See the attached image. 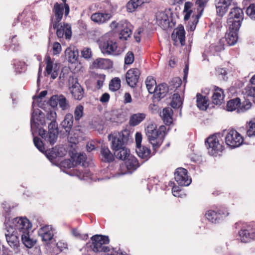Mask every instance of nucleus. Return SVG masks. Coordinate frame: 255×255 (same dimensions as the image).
I'll return each instance as SVG.
<instances>
[{"label":"nucleus","instance_id":"obj_27","mask_svg":"<svg viewBox=\"0 0 255 255\" xmlns=\"http://www.w3.org/2000/svg\"><path fill=\"white\" fill-rule=\"evenodd\" d=\"M113 62L111 60L105 58H97L93 63L94 68L104 69H111L113 67Z\"/></svg>","mask_w":255,"mask_h":255},{"label":"nucleus","instance_id":"obj_52","mask_svg":"<svg viewBox=\"0 0 255 255\" xmlns=\"http://www.w3.org/2000/svg\"><path fill=\"white\" fill-rule=\"evenodd\" d=\"M74 114L75 121H79L84 115V107L81 105L77 106L75 109Z\"/></svg>","mask_w":255,"mask_h":255},{"label":"nucleus","instance_id":"obj_41","mask_svg":"<svg viewBox=\"0 0 255 255\" xmlns=\"http://www.w3.org/2000/svg\"><path fill=\"white\" fill-rule=\"evenodd\" d=\"M215 4L216 8V12L218 15L223 16L227 12L229 5L221 3L215 0Z\"/></svg>","mask_w":255,"mask_h":255},{"label":"nucleus","instance_id":"obj_63","mask_svg":"<svg viewBox=\"0 0 255 255\" xmlns=\"http://www.w3.org/2000/svg\"><path fill=\"white\" fill-rule=\"evenodd\" d=\"M246 92L248 96L255 97V86H247L246 88Z\"/></svg>","mask_w":255,"mask_h":255},{"label":"nucleus","instance_id":"obj_4","mask_svg":"<svg viewBox=\"0 0 255 255\" xmlns=\"http://www.w3.org/2000/svg\"><path fill=\"white\" fill-rule=\"evenodd\" d=\"M129 133L128 130L121 132H114L108 135V139L111 142V148L116 152L118 149L124 147L128 140Z\"/></svg>","mask_w":255,"mask_h":255},{"label":"nucleus","instance_id":"obj_32","mask_svg":"<svg viewBox=\"0 0 255 255\" xmlns=\"http://www.w3.org/2000/svg\"><path fill=\"white\" fill-rule=\"evenodd\" d=\"M100 157L102 161L104 162H111L114 160V156L109 148L105 146H102L100 151Z\"/></svg>","mask_w":255,"mask_h":255},{"label":"nucleus","instance_id":"obj_21","mask_svg":"<svg viewBox=\"0 0 255 255\" xmlns=\"http://www.w3.org/2000/svg\"><path fill=\"white\" fill-rule=\"evenodd\" d=\"M38 235L43 242L46 243L51 241L53 237V230L51 226L46 225L41 227L38 232Z\"/></svg>","mask_w":255,"mask_h":255},{"label":"nucleus","instance_id":"obj_45","mask_svg":"<svg viewBox=\"0 0 255 255\" xmlns=\"http://www.w3.org/2000/svg\"><path fill=\"white\" fill-rule=\"evenodd\" d=\"M193 4L192 2L187 1L184 3L183 12L185 13L184 19L188 20L193 12L192 7Z\"/></svg>","mask_w":255,"mask_h":255},{"label":"nucleus","instance_id":"obj_36","mask_svg":"<svg viewBox=\"0 0 255 255\" xmlns=\"http://www.w3.org/2000/svg\"><path fill=\"white\" fill-rule=\"evenodd\" d=\"M224 98V95L222 89L216 87L212 96V102L214 104L220 105Z\"/></svg>","mask_w":255,"mask_h":255},{"label":"nucleus","instance_id":"obj_9","mask_svg":"<svg viewBox=\"0 0 255 255\" xmlns=\"http://www.w3.org/2000/svg\"><path fill=\"white\" fill-rule=\"evenodd\" d=\"M92 241V250L95 252H107L109 248L106 246L109 243L110 240L108 236L96 235L91 238Z\"/></svg>","mask_w":255,"mask_h":255},{"label":"nucleus","instance_id":"obj_50","mask_svg":"<svg viewBox=\"0 0 255 255\" xmlns=\"http://www.w3.org/2000/svg\"><path fill=\"white\" fill-rule=\"evenodd\" d=\"M247 135L250 137H255V122L251 121L247 127Z\"/></svg>","mask_w":255,"mask_h":255},{"label":"nucleus","instance_id":"obj_1","mask_svg":"<svg viewBox=\"0 0 255 255\" xmlns=\"http://www.w3.org/2000/svg\"><path fill=\"white\" fill-rule=\"evenodd\" d=\"M166 128L161 126L158 129L155 124H150L145 128V133L149 142L152 145L154 154L162 144L165 135Z\"/></svg>","mask_w":255,"mask_h":255},{"label":"nucleus","instance_id":"obj_17","mask_svg":"<svg viewBox=\"0 0 255 255\" xmlns=\"http://www.w3.org/2000/svg\"><path fill=\"white\" fill-rule=\"evenodd\" d=\"M55 29H56V35L59 39L63 38L64 37L67 39L71 38L72 31L70 24L65 23H58Z\"/></svg>","mask_w":255,"mask_h":255},{"label":"nucleus","instance_id":"obj_13","mask_svg":"<svg viewBox=\"0 0 255 255\" xmlns=\"http://www.w3.org/2000/svg\"><path fill=\"white\" fill-rule=\"evenodd\" d=\"M243 141L242 136L235 130H231L228 131L225 137L226 144L232 148L240 146Z\"/></svg>","mask_w":255,"mask_h":255},{"label":"nucleus","instance_id":"obj_39","mask_svg":"<svg viewBox=\"0 0 255 255\" xmlns=\"http://www.w3.org/2000/svg\"><path fill=\"white\" fill-rule=\"evenodd\" d=\"M196 98L197 106L199 109L202 110H207L209 106L208 99L205 96H203L200 94H197Z\"/></svg>","mask_w":255,"mask_h":255},{"label":"nucleus","instance_id":"obj_40","mask_svg":"<svg viewBox=\"0 0 255 255\" xmlns=\"http://www.w3.org/2000/svg\"><path fill=\"white\" fill-rule=\"evenodd\" d=\"M144 2L145 0H130L127 4V10L129 12H133Z\"/></svg>","mask_w":255,"mask_h":255},{"label":"nucleus","instance_id":"obj_51","mask_svg":"<svg viewBox=\"0 0 255 255\" xmlns=\"http://www.w3.org/2000/svg\"><path fill=\"white\" fill-rule=\"evenodd\" d=\"M66 56L68 57V60L72 63L75 62L78 57V52L76 51L72 50L70 49L67 48L66 50Z\"/></svg>","mask_w":255,"mask_h":255},{"label":"nucleus","instance_id":"obj_42","mask_svg":"<svg viewBox=\"0 0 255 255\" xmlns=\"http://www.w3.org/2000/svg\"><path fill=\"white\" fill-rule=\"evenodd\" d=\"M104 123L100 118H95L92 122L91 126L93 128L97 130L99 133L104 129Z\"/></svg>","mask_w":255,"mask_h":255},{"label":"nucleus","instance_id":"obj_5","mask_svg":"<svg viewBox=\"0 0 255 255\" xmlns=\"http://www.w3.org/2000/svg\"><path fill=\"white\" fill-rule=\"evenodd\" d=\"M57 114L54 110L49 111L46 115V120L50 122L48 124V132L47 141L50 144H54L58 137V125L56 123Z\"/></svg>","mask_w":255,"mask_h":255},{"label":"nucleus","instance_id":"obj_10","mask_svg":"<svg viewBox=\"0 0 255 255\" xmlns=\"http://www.w3.org/2000/svg\"><path fill=\"white\" fill-rule=\"evenodd\" d=\"M219 138V134H214L208 137L205 141L208 152L211 155H214L223 150V142L222 140L220 142Z\"/></svg>","mask_w":255,"mask_h":255},{"label":"nucleus","instance_id":"obj_6","mask_svg":"<svg viewBox=\"0 0 255 255\" xmlns=\"http://www.w3.org/2000/svg\"><path fill=\"white\" fill-rule=\"evenodd\" d=\"M244 12L241 8L235 7L231 8L227 19L229 28L239 30L244 19Z\"/></svg>","mask_w":255,"mask_h":255},{"label":"nucleus","instance_id":"obj_59","mask_svg":"<svg viewBox=\"0 0 255 255\" xmlns=\"http://www.w3.org/2000/svg\"><path fill=\"white\" fill-rule=\"evenodd\" d=\"M134 60L133 53L131 51H128L125 57V63L127 65L132 64Z\"/></svg>","mask_w":255,"mask_h":255},{"label":"nucleus","instance_id":"obj_8","mask_svg":"<svg viewBox=\"0 0 255 255\" xmlns=\"http://www.w3.org/2000/svg\"><path fill=\"white\" fill-rule=\"evenodd\" d=\"M5 227L12 228L15 232L18 233L19 235H21L23 232L30 230L32 225L27 218L16 217L9 223H6Z\"/></svg>","mask_w":255,"mask_h":255},{"label":"nucleus","instance_id":"obj_55","mask_svg":"<svg viewBox=\"0 0 255 255\" xmlns=\"http://www.w3.org/2000/svg\"><path fill=\"white\" fill-rule=\"evenodd\" d=\"M61 166L65 169H70L75 166L74 160L72 159H65L60 163Z\"/></svg>","mask_w":255,"mask_h":255},{"label":"nucleus","instance_id":"obj_33","mask_svg":"<svg viewBox=\"0 0 255 255\" xmlns=\"http://www.w3.org/2000/svg\"><path fill=\"white\" fill-rule=\"evenodd\" d=\"M136 152L138 156L144 161H147L152 155L151 150L145 146L137 147Z\"/></svg>","mask_w":255,"mask_h":255},{"label":"nucleus","instance_id":"obj_37","mask_svg":"<svg viewBox=\"0 0 255 255\" xmlns=\"http://www.w3.org/2000/svg\"><path fill=\"white\" fill-rule=\"evenodd\" d=\"M146 115L144 113H137L133 114L129 119V124L131 126H136L143 121Z\"/></svg>","mask_w":255,"mask_h":255},{"label":"nucleus","instance_id":"obj_34","mask_svg":"<svg viewBox=\"0 0 255 255\" xmlns=\"http://www.w3.org/2000/svg\"><path fill=\"white\" fill-rule=\"evenodd\" d=\"M173 113V111L170 108H165L163 109L161 116L165 125H170L172 123Z\"/></svg>","mask_w":255,"mask_h":255},{"label":"nucleus","instance_id":"obj_12","mask_svg":"<svg viewBox=\"0 0 255 255\" xmlns=\"http://www.w3.org/2000/svg\"><path fill=\"white\" fill-rule=\"evenodd\" d=\"M64 8L65 9V15L67 16L69 13V7L67 4L65 3L63 5L56 2L54 5L53 12L54 14V17H52L51 18V23L54 29L56 28L57 24L62 18Z\"/></svg>","mask_w":255,"mask_h":255},{"label":"nucleus","instance_id":"obj_29","mask_svg":"<svg viewBox=\"0 0 255 255\" xmlns=\"http://www.w3.org/2000/svg\"><path fill=\"white\" fill-rule=\"evenodd\" d=\"M156 22L162 29H167L170 24L168 16L164 12H158L156 15Z\"/></svg>","mask_w":255,"mask_h":255},{"label":"nucleus","instance_id":"obj_7","mask_svg":"<svg viewBox=\"0 0 255 255\" xmlns=\"http://www.w3.org/2000/svg\"><path fill=\"white\" fill-rule=\"evenodd\" d=\"M113 30L116 29L119 32V38L126 40L132 33V25L127 20H122L119 22L113 21L110 24Z\"/></svg>","mask_w":255,"mask_h":255},{"label":"nucleus","instance_id":"obj_53","mask_svg":"<svg viewBox=\"0 0 255 255\" xmlns=\"http://www.w3.org/2000/svg\"><path fill=\"white\" fill-rule=\"evenodd\" d=\"M13 64L16 73H20L25 70V64L23 62L14 60Z\"/></svg>","mask_w":255,"mask_h":255},{"label":"nucleus","instance_id":"obj_23","mask_svg":"<svg viewBox=\"0 0 255 255\" xmlns=\"http://www.w3.org/2000/svg\"><path fill=\"white\" fill-rule=\"evenodd\" d=\"M241 242L248 243L252 240H255V227L247 229L241 230L239 233Z\"/></svg>","mask_w":255,"mask_h":255},{"label":"nucleus","instance_id":"obj_49","mask_svg":"<svg viewBox=\"0 0 255 255\" xmlns=\"http://www.w3.org/2000/svg\"><path fill=\"white\" fill-rule=\"evenodd\" d=\"M121 87V80L116 77L113 79L109 84V89L113 91L118 90Z\"/></svg>","mask_w":255,"mask_h":255},{"label":"nucleus","instance_id":"obj_44","mask_svg":"<svg viewBox=\"0 0 255 255\" xmlns=\"http://www.w3.org/2000/svg\"><path fill=\"white\" fill-rule=\"evenodd\" d=\"M119 152L116 154L117 158H119L121 160H125V161L128 158V156H131L130 154L129 150L125 147H122L118 149Z\"/></svg>","mask_w":255,"mask_h":255},{"label":"nucleus","instance_id":"obj_15","mask_svg":"<svg viewBox=\"0 0 255 255\" xmlns=\"http://www.w3.org/2000/svg\"><path fill=\"white\" fill-rule=\"evenodd\" d=\"M5 236L7 243L13 249L17 250L19 245V237L20 235L15 232L12 228L5 227Z\"/></svg>","mask_w":255,"mask_h":255},{"label":"nucleus","instance_id":"obj_2","mask_svg":"<svg viewBox=\"0 0 255 255\" xmlns=\"http://www.w3.org/2000/svg\"><path fill=\"white\" fill-rule=\"evenodd\" d=\"M72 159L74 160L75 166L80 165V166L78 168L73 169L71 171H65L66 173L72 176H77L81 180H86L91 177V173L88 168H85L84 171H83L86 164L85 163L86 159V155L85 154L80 153L77 155H75L72 157Z\"/></svg>","mask_w":255,"mask_h":255},{"label":"nucleus","instance_id":"obj_47","mask_svg":"<svg viewBox=\"0 0 255 255\" xmlns=\"http://www.w3.org/2000/svg\"><path fill=\"white\" fill-rule=\"evenodd\" d=\"M182 104L180 95L178 94H174L173 95L172 100L171 103V107L174 109L179 108Z\"/></svg>","mask_w":255,"mask_h":255},{"label":"nucleus","instance_id":"obj_60","mask_svg":"<svg viewBox=\"0 0 255 255\" xmlns=\"http://www.w3.org/2000/svg\"><path fill=\"white\" fill-rule=\"evenodd\" d=\"M60 95H53L49 100V104L53 108L56 107L59 104Z\"/></svg>","mask_w":255,"mask_h":255},{"label":"nucleus","instance_id":"obj_43","mask_svg":"<svg viewBox=\"0 0 255 255\" xmlns=\"http://www.w3.org/2000/svg\"><path fill=\"white\" fill-rule=\"evenodd\" d=\"M145 84L148 92L150 94H153L155 92L156 86V81L151 76L147 77L145 81Z\"/></svg>","mask_w":255,"mask_h":255},{"label":"nucleus","instance_id":"obj_19","mask_svg":"<svg viewBox=\"0 0 255 255\" xmlns=\"http://www.w3.org/2000/svg\"><path fill=\"white\" fill-rule=\"evenodd\" d=\"M69 90L73 98L80 101L84 95V90L80 84L77 81L73 82L69 86Z\"/></svg>","mask_w":255,"mask_h":255},{"label":"nucleus","instance_id":"obj_46","mask_svg":"<svg viewBox=\"0 0 255 255\" xmlns=\"http://www.w3.org/2000/svg\"><path fill=\"white\" fill-rule=\"evenodd\" d=\"M59 107L63 111L69 110L70 108L69 101L66 98L65 96L62 95H60L59 99Z\"/></svg>","mask_w":255,"mask_h":255},{"label":"nucleus","instance_id":"obj_20","mask_svg":"<svg viewBox=\"0 0 255 255\" xmlns=\"http://www.w3.org/2000/svg\"><path fill=\"white\" fill-rule=\"evenodd\" d=\"M140 71L137 68H132L128 70L126 74V81L131 87H134L138 82Z\"/></svg>","mask_w":255,"mask_h":255},{"label":"nucleus","instance_id":"obj_26","mask_svg":"<svg viewBox=\"0 0 255 255\" xmlns=\"http://www.w3.org/2000/svg\"><path fill=\"white\" fill-rule=\"evenodd\" d=\"M168 92V87L166 84L162 83L155 86V92H153L154 99L159 101L164 98Z\"/></svg>","mask_w":255,"mask_h":255},{"label":"nucleus","instance_id":"obj_58","mask_svg":"<svg viewBox=\"0 0 255 255\" xmlns=\"http://www.w3.org/2000/svg\"><path fill=\"white\" fill-rule=\"evenodd\" d=\"M248 15L253 19L255 20V4H251L247 8L246 10Z\"/></svg>","mask_w":255,"mask_h":255},{"label":"nucleus","instance_id":"obj_28","mask_svg":"<svg viewBox=\"0 0 255 255\" xmlns=\"http://www.w3.org/2000/svg\"><path fill=\"white\" fill-rule=\"evenodd\" d=\"M185 32L183 26H179L175 28L171 35L172 38L176 42L179 41L181 45L185 44Z\"/></svg>","mask_w":255,"mask_h":255},{"label":"nucleus","instance_id":"obj_22","mask_svg":"<svg viewBox=\"0 0 255 255\" xmlns=\"http://www.w3.org/2000/svg\"><path fill=\"white\" fill-rule=\"evenodd\" d=\"M229 215V213L226 211L225 212H223L221 210L218 211V212H216L213 210H209L206 213V216L207 219L211 222L213 223H217L219 222V221Z\"/></svg>","mask_w":255,"mask_h":255},{"label":"nucleus","instance_id":"obj_64","mask_svg":"<svg viewBox=\"0 0 255 255\" xmlns=\"http://www.w3.org/2000/svg\"><path fill=\"white\" fill-rule=\"evenodd\" d=\"M142 135L140 132H136L135 134V143L136 147L141 146Z\"/></svg>","mask_w":255,"mask_h":255},{"label":"nucleus","instance_id":"obj_57","mask_svg":"<svg viewBox=\"0 0 255 255\" xmlns=\"http://www.w3.org/2000/svg\"><path fill=\"white\" fill-rule=\"evenodd\" d=\"M33 142L36 148L41 152H43L44 151V147L41 140L37 137H33Z\"/></svg>","mask_w":255,"mask_h":255},{"label":"nucleus","instance_id":"obj_14","mask_svg":"<svg viewBox=\"0 0 255 255\" xmlns=\"http://www.w3.org/2000/svg\"><path fill=\"white\" fill-rule=\"evenodd\" d=\"M252 106L250 102H246V104L241 105V100L239 98L231 99L227 104V110L233 111L238 109V112H244L249 110Z\"/></svg>","mask_w":255,"mask_h":255},{"label":"nucleus","instance_id":"obj_24","mask_svg":"<svg viewBox=\"0 0 255 255\" xmlns=\"http://www.w3.org/2000/svg\"><path fill=\"white\" fill-rule=\"evenodd\" d=\"M112 16L111 13L109 12H98L92 14L91 19L93 21L100 24L107 22Z\"/></svg>","mask_w":255,"mask_h":255},{"label":"nucleus","instance_id":"obj_35","mask_svg":"<svg viewBox=\"0 0 255 255\" xmlns=\"http://www.w3.org/2000/svg\"><path fill=\"white\" fill-rule=\"evenodd\" d=\"M125 165L128 170L134 171L139 167V163L137 158L132 156H128L125 161Z\"/></svg>","mask_w":255,"mask_h":255},{"label":"nucleus","instance_id":"obj_54","mask_svg":"<svg viewBox=\"0 0 255 255\" xmlns=\"http://www.w3.org/2000/svg\"><path fill=\"white\" fill-rule=\"evenodd\" d=\"M109 121L112 123H120L122 122L121 115L117 112L113 111L111 114Z\"/></svg>","mask_w":255,"mask_h":255},{"label":"nucleus","instance_id":"obj_30","mask_svg":"<svg viewBox=\"0 0 255 255\" xmlns=\"http://www.w3.org/2000/svg\"><path fill=\"white\" fill-rule=\"evenodd\" d=\"M20 235L22 244L27 248H31L36 243V240L31 237L30 230L23 232Z\"/></svg>","mask_w":255,"mask_h":255},{"label":"nucleus","instance_id":"obj_25","mask_svg":"<svg viewBox=\"0 0 255 255\" xmlns=\"http://www.w3.org/2000/svg\"><path fill=\"white\" fill-rule=\"evenodd\" d=\"M65 152V150L62 146H56L55 147L46 151L45 154L49 159L52 160L57 156H64Z\"/></svg>","mask_w":255,"mask_h":255},{"label":"nucleus","instance_id":"obj_31","mask_svg":"<svg viewBox=\"0 0 255 255\" xmlns=\"http://www.w3.org/2000/svg\"><path fill=\"white\" fill-rule=\"evenodd\" d=\"M73 125V116L72 114H67L64 118V120L60 124V126L65 129L67 134L69 132Z\"/></svg>","mask_w":255,"mask_h":255},{"label":"nucleus","instance_id":"obj_18","mask_svg":"<svg viewBox=\"0 0 255 255\" xmlns=\"http://www.w3.org/2000/svg\"><path fill=\"white\" fill-rule=\"evenodd\" d=\"M45 60L46 64V71L47 75H50L52 79H55L58 75L59 70L57 63L55 62L54 59H52L49 56H46Z\"/></svg>","mask_w":255,"mask_h":255},{"label":"nucleus","instance_id":"obj_62","mask_svg":"<svg viewBox=\"0 0 255 255\" xmlns=\"http://www.w3.org/2000/svg\"><path fill=\"white\" fill-rule=\"evenodd\" d=\"M62 50V48L60 44L58 42H55L53 44L52 51L54 55L59 54Z\"/></svg>","mask_w":255,"mask_h":255},{"label":"nucleus","instance_id":"obj_3","mask_svg":"<svg viewBox=\"0 0 255 255\" xmlns=\"http://www.w3.org/2000/svg\"><path fill=\"white\" fill-rule=\"evenodd\" d=\"M45 124L44 114L39 109L34 110L31 115L30 121L32 134L34 135V133H36L38 131L39 135L47 141V136H48V134L46 133V131L39 128L40 125H43Z\"/></svg>","mask_w":255,"mask_h":255},{"label":"nucleus","instance_id":"obj_11","mask_svg":"<svg viewBox=\"0 0 255 255\" xmlns=\"http://www.w3.org/2000/svg\"><path fill=\"white\" fill-rule=\"evenodd\" d=\"M99 47L104 54L119 55L120 50L118 49L117 43L106 37H103L100 41Z\"/></svg>","mask_w":255,"mask_h":255},{"label":"nucleus","instance_id":"obj_56","mask_svg":"<svg viewBox=\"0 0 255 255\" xmlns=\"http://www.w3.org/2000/svg\"><path fill=\"white\" fill-rule=\"evenodd\" d=\"M96 80V87L97 89H100L103 85L105 80V75L104 74H97L95 76Z\"/></svg>","mask_w":255,"mask_h":255},{"label":"nucleus","instance_id":"obj_16","mask_svg":"<svg viewBox=\"0 0 255 255\" xmlns=\"http://www.w3.org/2000/svg\"><path fill=\"white\" fill-rule=\"evenodd\" d=\"M175 180L181 186H187L191 183V179L187 175V171L183 168H178L174 173Z\"/></svg>","mask_w":255,"mask_h":255},{"label":"nucleus","instance_id":"obj_61","mask_svg":"<svg viewBox=\"0 0 255 255\" xmlns=\"http://www.w3.org/2000/svg\"><path fill=\"white\" fill-rule=\"evenodd\" d=\"M82 57L85 59H89L92 56V51L90 48L85 47L81 51Z\"/></svg>","mask_w":255,"mask_h":255},{"label":"nucleus","instance_id":"obj_48","mask_svg":"<svg viewBox=\"0 0 255 255\" xmlns=\"http://www.w3.org/2000/svg\"><path fill=\"white\" fill-rule=\"evenodd\" d=\"M210 49L213 54L219 52L224 49V45L223 41L220 40L215 44H212L210 46Z\"/></svg>","mask_w":255,"mask_h":255},{"label":"nucleus","instance_id":"obj_38","mask_svg":"<svg viewBox=\"0 0 255 255\" xmlns=\"http://www.w3.org/2000/svg\"><path fill=\"white\" fill-rule=\"evenodd\" d=\"M229 30L230 31L226 34V40L229 45H233L237 42L238 38L237 31L238 30L230 29Z\"/></svg>","mask_w":255,"mask_h":255}]
</instances>
